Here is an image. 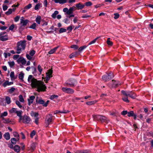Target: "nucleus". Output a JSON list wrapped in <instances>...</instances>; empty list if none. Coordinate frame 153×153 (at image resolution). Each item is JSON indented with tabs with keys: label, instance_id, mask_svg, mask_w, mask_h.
<instances>
[{
	"label": "nucleus",
	"instance_id": "a19ab883",
	"mask_svg": "<svg viewBox=\"0 0 153 153\" xmlns=\"http://www.w3.org/2000/svg\"><path fill=\"white\" fill-rule=\"evenodd\" d=\"M134 113L133 111H131L128 112V117L133 116H134Z\"/></svg>",
	"mask_w": 153,
	"mask_h": 153
},
{
	"label": "nucleus",
	"instance_id": "9b49d317",
	"mask_svg": "<svg viewBox=\"0 0 153 153\" xmlns=\"http://www.w3.org/2000/svg\"><path fill=\"white\" fill-rule=\"evenodd\" d=\"M6 32H1L0 33V40L2 41H5L8 39V35Z\"/></svg>",
	"mask_w": 153,
	"mask_h": 153
},
{
	"label": "nucleus",
	"instance_id": "680f3d73",
	"mask_svg": "<svg viewBox=\"0 0 153 153\" xmlns=\"http://www.w3.org/2000/svg\"><path fill=\"white\" fill-rule=\"evenodd\" d=\"M14 25H13V24L12 25H11L9 27V29L10 30H13V29L14 28Z\"/></svg>",
	"mask_w": 153,
	"mask_h": 153
},
{
	"label": "nucleus",
	"instance_id": "423d86ee",
	"mask_svg": "<svg viewBox=\"0 0 153 153\" xmlns=\"http://www.w3.org/2000/svg\"><path fill=\"white\" fill-rule=\"evenodd\" d=\"M114 77L112 73L111 72L102 76V79L105 82H108Z\"/></svg>",
	"mask_w": 153,
	"mask_h": 153
},
{
	"label": "nucleus",
	"instance_id": "f03ea898",
	"mask_svg": "<svg viewBox=\"0 0 153 153\" xmlns=\"http://www.w3.org/2000/svg\"><path fill=\"white\" fill-rule=\"evenodd\" d=\"M26 46L25 40L20 41L18 42L17 44L16 48V53L19 54L24 51Z\"/></svg>",
	"mask_w": 153,
	"mask_h": 153
},
{
	"label": "nucleus",
	"instance_id": "dca6fc26",
	"mask_svg": "<svg viewBox=\"0 0 153 153\" xmlns=\"http://www.w3.org/2000/svg\"><path fill=\"white\" fill-rule=\"evenodd\" d=\"M126 92L127 95L132 99H135L137 97L136 94L133 91H126Z\"/></svg>",
	"mask_w": 153,
	"mask_h": 153
},
{
	"label": "nucleus",
	"instance_id": "338daca9",
	"mask_svg": "<svg viewBox=\"0 0 153 153\" xmlns=\"http://www.w3.org/2000/svg\"><path fill=\"white\" fill-rule=\"evenodd\" d=\"M88 151L87 150H81L79 152V153H88Z\"/></svg>",
	"mask_w": 153,
	"mask_h": 153
},
{
	"label": "nucleus",
	"instance_id": "b1692460",
	"mask_svg": "<svg viewBox=\"0 0 153 153\" xmlns=\"http://www.w3.org/2000/svg\"><path fill=\"white\" fill-rule=\"evenodd\" d=\"M23 112L21 110L20 111H17L16 112V114H17V115L19 117V119L22 118V114Z\"/></svg>",
	"mask_w": 153,
	"mask_h": 153
},
{
	"label": "nucleus",
	"instance_id": "c9c22d12",
	"mask_svg": "<svg viewBox=\"0 0 153 153\" xmlns=\"http://www.w3.org/2000/svg\"><path fill=\"white\" fill-rule=\"evenodd\" d=\"M17 110H16V108H12L11 109L9 112L10 113H16Z\"/></svg>",
	"mask_w": 153,
	"mask_h": 153
},
{
	"label": "nucleus",
	"instance_id": "4468645a",
	"mask_svg": "<svg viewBox=\"0 0 153 153\" xmlns=\"http://www.w3.org/2000/svg\"><path fill=\"white\" fill-rule=\"evenodd\" d=\"M121 93L123 95L122 100H123L127 103L129 102V100L128 99V96L127 95V94L126 92V91L124 90L121 91Z\"/></svg>",
	"mask_w": 153,
	"mask_h": 153
},
{
	"label": "nucleus",
	"instance_id": "f3484780",
	"mask_svg": "<svg viewBox=\"0 0 153 153\" xmlns=\"http://www.w3.org/2000/svg\"><path fill=\"white\" fill-rule=\"evenodd\" d=\"M17 62L19 63H21L23 65L26 64V61L23 58H19L17 60Z\"/></svg>",
	"mask_w": 153,
	"mask_h": 153
},
{
	"label": "nucleus",
	"instance_id": "c03bdc74",
	"mask_svg": "<svg viewBox=\"0 0 153 153\" xmlns=\"http://www.w3.org/2000/svg\"><path fill=\"white\" fill-rule=\"evenodd\" d=\"M66 29L63 28H60L59 30V33H61L63 32H65L66 31Z\"/></svg>",
	"mask_w": 153,
	"mask_h": 153
},
{
	"label": "nucleus",
	"instance_id": "0eeeda50",
	"mask_svg": "<svg viewBox=\"0 0 153 153\" xmlns=\"http://www.w3.org/2000/svg\"><path fill=\"white\" fill-rule=\"evenodd\" d=\"M93 117L95 120H100L102 122H105L106 118L102 116L93 115Z\"/></svg>",
	"mask_w": 153,
	"mask_h": 153
},
{
	"label": "nucleus",
	"instance_id": "a211bd4d",
	"mask_svg": "<svg viewBox=\"0 0 153 153\" xmlns=\"http://www.w3.org/2000/svg\"><path fill=\"white\" fill-rule=\"evenodd\" d=\"M35 98V97L34 96H31L30 97L29 99H28V104L29 105L33 103V100Z\"/></svg>",
	"mask_w": 153,
	"mask_h": 153
},
{
	"label": "nucleus",
	"instance_id": "39448f33",
	"mask_svg": "<svg viewBox=\"0 0 153 153\" xmlns=\"http://www.w3.org/2000/svg\"><path fill=\"white\" fill-rule=\"evenodd\" d=\"M65 84L68 86L73 87L77 85V82L75 79H71L66 81Z\"/></svg>",
	"mask_w": 153,
	"mask_h": 153
},
{
	"label": "nucleus",
	"instance_id": "8fccbe9b",
	"mask_svg": "<svg viewBox=\"0 0 153 153\" xmlns=\"http://www.w3.org/2000/svg\"><path fill=\"white\" fill-rule=\"evenodd\" d=\"M36 26V24L34 23L30 26V28L33 29H35Z\"/></svg>",
	"mask_w": 153,
	"mask_h": 153
},
{
	"label": "nucleus",
	"instance_id": "f257e3e1",
	"mask_svg": "<svg viewBox=\"0 0 153 153\" xmlns=\"http://www.w3.org/2000/svg\"><path fill=\"white\" fill-rule=\"evenodd\" d=\"M28 82L30 83L31 86L33 88H36L38 92L44 91H45L46 86L44 85V82L40 80H37L32 75L29 76Z\"/></svg>",
	"mask_w": 153,
	"mask_h": 153
},
{
	"label": "nucleus",
	"instance_id": "4d7b16f0",
	"mask_svg": "<svg viewBox=\"0 0 153 153\" xmlns=\"http://www.w3.org/2000/svg\"><path fill=\"white\" fill-rule=\"evenodd\" d=\"M92 5V3L90 1L87 2L85 3V5L87 6H91Z\"/></svg>",
	"mask_w": 153,
	"mask_h": 153
},
{
	"label": "nucleus",
	"instance_id": "2eb2a0df",
	"mask_svg": "<svg viewBox=\"0 0 153 153\" xmlns=\"http://www.w3.org/2000/svg\"><path fill=\"white\" fill-rule=\"evenodd\" d=\"M53 71L52 69H50L48 70V72L46 73V79L47 81L45 82L46 83H47L48 80H49L50 78L52 76V73Z\"/></svg>",
	"mask_w": 153,
	"mask_h": 153
},
{
	"label": "nucleus",
	"instance_id": "aec40b11",
	"mask_svg": "<svg viewBox=\"0 0 153 153\" xmlns=\"http://www.w3.org/2000/svg\"><path fill=\"white\" fill-rule=\"evenodd\" d=\"M13 149L14 151L16 152H19L21 150L20 147L18 145H15Z\"/></svg>",
	"mask_w": 153,
	"mask_h": 153
},
{
	"label": "nucleus",
	"instance_id": "0e129e2a",
	"mask_svg": "<svg viewBox=\"0 0 153 153\" xmlns=\"http://www.w3.org/2000/svg\"><path fill=\"white\" fill-rule=\"evenodd\" d=\"M91 16H89V15H87L86 14H85V15H83L82 17V18H88V17H91Z\"/></svg>",
	"mask_w": 153,
	"mask_h": 153
},
{
	"label": "nucleus",
	"instance_id": "bf43d9fd",
	"mask_svg": "<svg viewBox=\"0 0 153 153\" xmlns=\"http://www.w3.org/2000/svg\"><path fill=\"white\" fill-rule=\"evenodd\" d=\"M26 56L27 58L29 60H31L32 59V57L31 56H30V55H29L27 54H26Z\"/></svg>",
	"mask_w": 153,
	"mask_h": 153
},
{
	"label": "nucleus",
	"instance_id": "412c9836",
	"mask_svg": "<svg viewBox=\"0 0 153 153\" xmlns=\"http://www.w3.org/2000/svg\"><path fill=\"white\" fill-rule=\"evenodd\" d=\"M3 136L5 139L7 140H8L10 139V135L9 132H7L5 133L4 135Z\"/></svg>",
	"mask_w": 153,
	"mask_h": 153
},
{
	"label": "nucleus",
	"instance_id": "f704fd0d",
	"mask_svg": "<svg viewBox=\"0 0 153 153\" xmlns=\"http://www.w3.org/2000/svg\"><path fill=\"white\" fill-rule=\"evenodd\" d=\"M110 38H108L107 39V43L108 45L112 46L113 45V42L110 41Z\"/></svg>",
	"mask_w": 153,
	"mask_h": 153
},
{
	"label": "nucleus",
	"instance_id": "4be33fe9",
	"mask_svg": "<svg viewBox=\"0 0 153 153\" xmlns=\"http://www.w3.org/2000/svg\"><path fill=\"white\" fill-rule=\"evenodd\" d=\"M42 7V4L40 3H38L34 7V9L36 10H38Z\"/></svg>",
	"mask_w": 153,
	"mask_h": 153
},
{
	"label": "nucleus",
	"instance_id": "e433bc0d",
	"mask_svg": "<svg viewBox=\"0 0 153 153\" xmlns=\"http://www.w3.org/2000/svg\"><path fill=\"white\" fill-rule=\"evenodd\" d=\"M38 70L39 72V74H41L42 71V68L40 65H39L38 66Z\"/></svg>",
	"mask_w": 153,
	"mask_h": 153
},
{
	"label": "nucleus",
	"instance_id": "a878e982",
	"mask_svg": "<svg viewBox=\"0 0 153 153\" xmlns=\"http://www.w3.org/2000/svg\"><path fill=\"white\" fill-rule=\"evenodd\" d=\"M97 101L96 100H94L91 101L87 102H86V104L88 105H91L95 104L97 102Z\"/></svg>",
	"mask_w": 153,
	"mask_h": 153
},
{
	"label": "nucleus",
	"instance_id": "3c124183",
	"mask_svg": "<svg viewBox=\"0 0 153 153\" xmlns=\"http://www.w3.org/2000/svg\"><path fill=\"white\" fill-rule=\"evenodd\" d=\"M114 18L115 19H117L120 16L119 14L117 13H114Z\"/></svg>",
	"mask_w": 153,
	"mask_h": 153
},
{
	"label": "nucleus",
	"instance_id": "5701e85b",
	"mask_svg": "<svg viewBox=\"0 0 153 153\" xmlns=\"http://www.w3.org/2000/svg\"><path fill=\"white\" fill-rule=\"evenodd\" d=\"M42 19L41 17L39 16H37V17L36 19V22L38 24H40V22L41 21V20Z\"/></svg>",
	"mask_w": 153,
	"mask_h": 153
},
{
	"label": "nucleus",
	"instance_id": "37998d69",
	"mask_svg": "<svg viewBox=\"0 0 153 153\" xmlns=\"http://www.w3.org/2000/svg\"><path fill=\"white\" fill-rule=\"evenodd\" d=\"M58 95L55 94H54L51 95L50 97V99L52 100H53L55 98H58Z\"/></svg>",
	"mask_w": 153,
	"mask_h": 153
},
{
	"label": "nucleus",
	"instance_id": "58836bf2",
	"mask_svg": "<svg viewBox=\"0 0 153 153\" xmlns=\"http://www.w3.org/2000/svg\"><path fill=\"white\" fill-rule=\"evenodd\" d=\"M16 105L20 108H22V106L21 104V103L18 100H16Z\"/></svg>",
	"mask_w": 153,
	"mask_h": 153
},
{
	"label": "nucleus",
	"instance_id": "473e14b6",
	"mask_svg": "<svg viewBox=\"0 0 153 153\" xmlns=\"http://www.w3.org/2000/svg\"><path fill=\"white\" fill-rule=\"evenodd\" d=\"M5 100L7 104H9L10 103V98L8 96H6L5 97Z\"/></svg>",
	"mask_w": 153,
	"mask_h": 153
},
{
	"label": "nucleus",
	"instance_id": "ddd939ff",
	"mask_svg": "<svg viewBox=\"0 0 153 153\" xmlns=\"http://www.w3.org/2000/svg\"><path fill=\"white\" fill-rule=\"evenodd\" d=\"M62 90L64 92L69 94H73L74 92L73 89L67 87H63Z\"/></svg>",
	"mask_w": 153,
	"mask_h": 153
},
{
	"label": "nucleus",
	"instance_id": "f8f14e48",
	"mask_svg": "<svg viewBox=\"0 0 153 153\" xmlns=\"http://www.w3.org/2000/svg\"><path fill=\"white\" fill-rule=\"evenodd\" d=\"M120 84L119 82L113 80L110 82L108 85L110 88H113L118 87Z\"/></svg>",
	"mask_w": 153,
	"mask_h": 153
},
{
	"label": "nucleus",
	"instance_id": "603ef678",
	"mask_svg": "<svg viewBox=\"0 0 153 153\" xmlns=\"http://www.w3.org/2000/svg\"><path fill=\"white\" fill-rule=\"evenodd\" d=\"M15 89L14 87H12L9 90V92L10 93H12L15 90Z\"/></svg>",
	"mask_w": 153,
	"mask_h": 153
},
{
	"label": "nucleus",
	"instance_id": "6ab92c4d",
	"mask_svg": "<svg viewBox=\"0 0 153 153\" xmlns=\"http://www.w3.org/2000/svg\"><path fill=\"white\" fill-rule=\"evenodd\" d=\"M85 5L82 4L81 3L76 4V7L78 9H82L85 7Z\"/></svg>",
	"mask_w": 153,
	"mask_h": 153
},
{
	"label": "nucleus",
	"instance_id": "1a4fd4ad",
	"mask_svg": "<svg viewBox=\"0 0 153 153\" xmlns=\"http://www.w3.org/2000/svg\"><path fill=\"white\" fill-rule=\"evenodd\" d=\"M53 117L54 116L51 114H49L46 116L45 121V123L48 126L51 123Z\"/></svg>",
	"mask_w": 153,
	"mask_h": 153
},
{
	"label": "nucleus",
	"instance_id": "13d9d810",
	"mask_svg": "<svg viewBox=\"0 0 153 153\" xmlns=\"http://www.w3.org/2000/svg\"><path fill=\"white\" fill-rule=\"evenodd\" d=\"M97 39V38H96V39H94L93 41H91L89 43L88 45H91L92 44L96 42Z\"/></svg>",
	"mask_w": 153,
	"mask_h": 153
},
{
	"label": "nucleus",
	"instance_id": "393cba45",
	"mask_svg": "<svg viewBox=\"0 0 153 153\" xmlns=\"http://www.w3.org/2000/svg\"><path fill=\"white\" fill-rule=\"evenodd\" d=\"M24 75V74L22 71L21 72L19 75V78L22 81H23Z\"/></svg>",
	"mask_w": 153,
	"mask_h": 153
},
{
	"label": "nucleus",
	"instance_id": "9d476101",
	"mask_svg": "<svg viewBox=\"0 0 153 153\" xmlns=\"http://www.w3.org/2000/svg\"><path fill=\"white\" fill-rule=\"evenodd\" d=\"M22 120L23 123H28L30 121V117L26 115H24L20 119H19V122Z\"/></svg>",
	"mask_w": 153,
	"mask_h": 153
},
{
	"label": "nucleus",
	"instance_id": "a18cd8bd",
	"mask_svg": "<svg viewBox=\"0 0 153 153\" xmlns=\"http://www.w3.org/2000/svg\"><path fill=\"white\" fill-rule=\"evenodd\" d=\"M8 113L7 111H4L3 113H1L0 116V117H2L4 116H6L7 115Z\"/></svg>",
	"mask_w": 153,
	"mask_h": 153
},
{
	"label": "nucleus",
	"instance_id": "79ce46f5",
	"mask_svg": "<svg viewBox=\"0 0 153 153\" xmlns=\"http://www.w3.org/2000/svg\"><path fill=\"white\" fill-rule=\"evenodd\" d=\"M12 12V9H9L5 13L6 14L8 15L11 14Z\"/></svg>",
	"mask_w": 153,
	"mask_h": 153
},
{
	"label": "nucleus",
	"instance_id": "7c9ffc66",
	"mask_svg": "<svg viewBox=\"0 0 153 153\" xmlns=\"http://www.w3.org/2000/svg\"><path fill=\"white\" fill-rule=\"evenodd\" d=\"M13 135L14 137L17 139V140L19 141V135L18 133L16 132H13Z\"/></svg>",
	"mask_w": 153,
	"mask_h": 153
},
{
	"label": "nucleus",
	"instance_id": "de8ad7c7",
	"mask_svg": "<svg viewBox=\"0 0 153 153\" xmlns=\"http://www.w3.org/2000/svg\"><path fill=\"white\" fill-rule=\"evenodd\" d=\"M32 7V4H29L28 5L25 6V9L27 10L29 9Z\"/></svg>",
	"mask_w": 153,
	"mask_h": 153
},
{
	"label": "nucleus",
	"instance_id": "5fc2aeb1",
	"mask_svg": "<svg viewBox=\"0 0 153 153\" xmlns=\"http://www.w3.org/2000/svg\"><path fill=\"white\" fill-rule=\"evenodd\" d=\"M86 47V46H83L79 48L78 50L79 51H81L85 49Z\"/></svg>",
	"mask_w": 153,
	"mask_h": 153
},
{
	"label": "nucleus",
	"instance_id": "6e6552de",
	"mask_svg": "<svg viewBox=\"0 0 153 153\" xmlns=\"http://www.w3.org/2000/svg\"><path fill=\"white\" fill-rule=\"evenodd\" d=\"M56 3H59L61 4H63L68 2L69 3H74L76 0H53Z\"/></svg>",
	"mask_w": 153,
	"mask_h": 153
},
{
	"label": "nucleus",
	"instance_id": "cd10ccee",
	"mask_svg": "<svg viewBox=\"0 0 153 153\" xmlns=\"http://www.w3.org/2000/svg\"><path fill=\"white\" fill-rule=\"evenodd\" d=\"M58 47H56L55 48H53V49L51 50L50 51L48 52V53L49 54H52L53 53H54L57 50V49L58 48Z\"/></svg>",
	"mask_w": 153,
	"mask_h": 153
},
{
	"label": "nucleus",
	"instance_id": "7ed1b4c3",
	"mask_svg": "<svg viewBox=\"0 0 153 153\" xmlns=\"http://www.w3.org/2000/svg\"><path fill=\"white\" fill-rule=\"evenodd\" d=\"M20 20L19 30L20 31H22L25 29V26L29 22V21L27 19H23V17H22Z\"/></svg>",
	"mask_w": 153,
	"mask_h": 153
},
{
	"label": "nucleus",
	"instance_id": "052dcab7",
	"mask_svg": "<svg viewBox=\"0 0 153 153\" xmlns=\"http://www.w3.org/2000/svg\"><path fill=\"white\" fill-rule=\"evenodd\" d=\"M20 16H16L14 18V21L15 22H17L20 19Z\"/></svg>",
	"mask_w": 153,
	"mask_h": 153
},
{
	"label": "nucleus",
	"instance_id": "49530a36",
	"mask_svg": "<svg viewBox=\"0 0 153 153\" xmlns=\"http://www.w3.org/2000/svg\"><path fill=\"white\" fill-rule=\"evenodd\" d=\"M36 134V131L34 130H33L30 134V137L31 138H33V136Z\"/></svg>",
	"mask_w": 153,
	"mask_h": 153
},
{
	"label": "nucleus",
	"instance_id": "6e6d98bb",
	"mask_svg": "<svg viewBox=\"0 0 153 153\" xmlns=\"http://www.w3.org/2000/svg\"><path fill=\"white\" fill-rule=\"evenodd\" d=\"M38 103L40 104L44 105L45 104V102L42 100H39L38 102Z\"/></svg>",
	"mask_w": 153,
	"mask_h": 153
},
{
	"label": "nucleus",
	"instance_id": "ea45409f",
	"mask_svg": "<svg viewBox=\"0 0 153 153\" xmlns=\"http://www.w3.org/2000/svg\"><path fill=\"white\" fill-rule=\"evenodd\" d=\"M19 100L20 102H23L24 101V100L22 95H20L19 96Z\"/></svg>",
	"mask_w": 153,
	"mask_h": 153
},
{
	"label": "nucleus",
	"instance_id": "c85d7f7f",
	"mask_svg": "<svg viewBox=\"0 0 153 153\" xmlns=\"http://www.w3.org/2000/svg\"><path fill=\"white\" fill-rule=\"evenodd\" d=\"M10 140L12 143L14 145H15L17 141H18L17 139L15 138H11Z\"/></svg>",
	"mask_w": 153,
	"mask_h": 153
},
{
	"label": "nucleus",
	"instance_id": "69168bd1",
	"mask_svg": "<svg viewBox=\"0 0 153 153\" xmlns=\"http://www.w3.org/2000/svg\"><path fill=\"white\" fill-rule=\"evenodd\" d=\"M3 85L4 87H5L7 85H8V81H6L3 84Z\"/></svg>",
	"mask_w": 153,
	"mask_h": 153
},
{
	"label": "nucleus",
	"instance_id": "09e8293b",
	"mask_svg": "<svg viewBox=\"0 0 153 153\" xmlns=\"http://www.w3.org/2000/svg\"><path fill=\"white\" fill-rule=\"evenodd\" d=\"M35 53L36 52L34 50H32L30 51L29 55L31 56H33L35 54Z\"/></svg>",
	"mask_w": 153,
	"mask_h": 153
},
{
	"label": "nucleus",
	"instance_id": "20e7f679",
	"mask_svg": "<svg viewBox=\"0 0 153 153\" xmlns=\"http://www.w3.org/2000/svg\"><path fill=\"white\" fill-rule=\"evenodd\" d=\"M76 10V7L74 6L70 7L69 9L67 7L64 8L63 10V11L66 13V14L69 15L72 14Z\"/></svg>",
	"mask_w": 153,
	"mask_h": 153
},
{
	"label": "nucleus",
	"instance_id": "72a5a7b5",
	"mask_svg": "<svg viewBox=\"0 0 153 153\" xmlns=\"http://www.w3.org/2000/svg\"><path fill=\"white\" fill-rule=\"evenodd\" d=\"M10 77L11 79H15L16 78L15 77L14 73V71H12L11 72L10 74Z\"/></svg>",
	"mask_w": 153,
	"mask_h": 153
},
{
	"label": "nucleus",
	"instance_id": "bb28decb",
	"mask_svg": "<svg viewBox=\"0 0 153 153\" xmlns=\"http://www.w3.org/2000/svg\"><path fill=\"white\" fill-rule=\"evenodd\" d=\"M2 120H3V123H9L10 122V121L9 120V119H6L4 118V117H0Z\"/></svg>",
	"mask_w": 153,
	"mask_h": 153
},
{
	"label": "nucleus",
	"instance_id": "774afa93",
	"mask_svg": "<svg viewBox=\"0 0 153 153\" xmlns=\"http://www.w3.org/2000/svg\"><path fill=\"white\" fill-rule=\"evenodd\" d=\"M19 55H16L13 56V58L14 59H16L19 58Z\"/></svg>",
	"mask_w": 153,
	"mask_h": 153
},
{
	"label": "nucleus",
	"instance_id": "e2e57ef3",
	"mask_svg": "<svg viewBox=\"0 0 153 153\" xmlns=\"http://www.w3.org/2000/svg\"><path fill=\"white\" fill-rule=\"evenodd\" d=\"M33 74H36L37 72V70L36 68L35 67H33Z\"/></svg>",
	"mask_w": 153,
	"mask_h": 153
},
{
	"label": "nucleus",
	"instance_id": "c756f323",
	"mask_svg": "<svg viewBox=\"0 0 153 153\" xmlns=\"http://www.w3.org/2000/svg\"><path fill=\"white\" fill-rule=\"evenodd\" d=\"M77 54L78 53L77 52L73 53L69 55V57L70 58H72L74 57H75L76 56Z\"/></svg>",
	"mask_w": 153,
	"mask_h": 153
},
{
	"label": "nucleus",
	"instance_id": "864d4df0",
	"mask_svg": "<svg viewBox=\"0 0 153 153\" xmlns=\"http://www.w3.org/2000/svg\"><path fill=\"white\" fill-rule=\"evenodd\" d=\"M71 48H74V49H78L79 47L76 45H72L71 46Z\"/></svg>",
	"mask_w": 153,
	"mask_h": 153
},
{
	"label": "nucleus",
	"instance_id": "2f4dec72",
	"mask_svg": "<svg viewBox=\"0 0 153 153\" xmlns=\"http://www.w3.org/2000/svg\"><path fill=\"white\" fill-rule=\"evenodd\" d=\"M58 13V11L57 10H56L54 11V13L52 14L51 16L53 18L55 19L56 18V15Z\"/></svg>",
	"mask_w": 153,
	"mask_h": 153
},
{
	"label": "nucleus",
	"instance_id": "4c0bfd02",
	"mask_svg": "<svg viewBox=\"0 0 153 153\" xmlns=\"http://www.w3.org/2000/svg\"><path fill=\"white\" fill-rule=\"evenodd\" d=\"M8 63L10 67H12L15 65V62L14 61L8 62Z\"/></svg>",
	"mask_w": 153,
	"mask_h": 153
}]
</instances>
